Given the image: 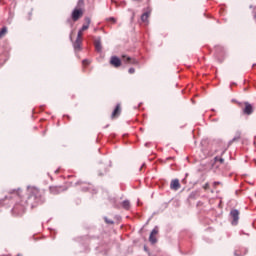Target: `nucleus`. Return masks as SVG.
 Here are the masks:
<instances>
[{"label": "nucleus", "instance_id": "nucleus-1", "mask_svg": "<svg viewBox=\"0 0 256 256\" xmlns=\"http://www.w3.org/2000/svg\"><path fill=\"white\" fill-rule=\"evenodd\" d=\"M81 17H83V10L82 9H74V11L72 12L73 21H78L79 19H81Z\"/></svg>", "mask_w": 256, "mask_h": 256}, {"label": "nucleus", "instance_id": "nucleus-2", "mask_svg": "<svg viewBox=\"0 0 256 256\" xmlns=\"http://www.w3.org/2000/svg\"><path fill=\"white\" fill-rule=\"evenodd\" d=\"M110 65H112V67H121V59H119V57L117 56H112L110 58Z\"/></svg>", "mask_w": 256, "mask_h": 256}, {"label": "nucleus", "instance_id": "nucleus-3", "mask_svg": "<svg viewBox=\"0 0 256 256\" xmlns=\"http://www.w3.org/2000/svg\"><path fill=\"white\" fill-rule=\"evenodd\" d=\"M230 215L232 217V225H237V223H239V212L237 210H232Z\"/></svg>", "mask_w": 256, "mask_h": 256}, {"label": "nucleus", "instance_id": "nucleus-4", "mask_svg": "<svg viewBox=\"0 0 256 256\" xmlns=\"http://www.w3.org/2000/svg\"><path fill=\"white\" fill-rule=\"evenodd\" d=\"M85 23L83 24L82 28L79 30L78 33H81V36L83 37V31H87L89 29V25H91V18H85Z\"/></svg>", "mask_w": 256, "mask_h": 256}, {"label": "nucleus", "instance_id": "nucleus-5", "mask_svg": "<svg viewBox=\"0 0 256 256\" xmlns=\"http://www.w3.org/2000/svg\"><path fill=\"white\" fill-rule=\"evenodd\" d=\"M244 106L243 113L245 115H251V113H253V105L249 104V102H245Z\"/></svg>", "mask_w": 256, "mask_h": 256}, {"label": "nucleus", "instance_id": "nucleus-6", "mask_svg": "<svg viewBox=\"0 0 256 256\" xmlns=\"http://www.w3.org/2000/svg\"><path fill=\"white\" fill-rule=\"evenodd\" d=\"M170 189L173 191H178V189H181V183H179L178 179H174L170 183Z\"/></svg>", "mask_w": 256, "mask_h": 256}, {"label": "nucleus", "instance_id": "nucleus-7", "mask_svg": "<svg viewBox=\"0 0 256 256\" xmlns=\"http://www.w3.org/2000/svg\"><path fill=\"white\" fill-rule=\"evenodd\" d=\"M159 233V230L157 228H154L149 236V241L152 244L157 243V238L155 237Z\"/></svg>", "mask_w": 256, "mask_h": 256}, {"label": "nucleus", "instance_id": "nucleus-8", "mask_svg": "<svg viewBox=\"0 0 256 256\" xmlns=\"http://www.w3.org/2000/svg\"><path fill=\"white\" fill-rule=\"evenodd\" d=\"M149 17H151V11H148V12H145L144 14H142V16H141L142 23H146V25H148Z\"/></svg>", "mask_w": 256, "mask_h": 256}, {"label": "nucleus", "instance_id": "nucleus-9", "mask_svg": "<svg viewBox=\"0 0 256 256\" xmlns=\"http://www.w3.org/2000/svg\"><path fill=\"white\" fill-rule=\"evenodd\" d=\"M82 35H81V32H78V36H77V39L74 43V48L75 49H81V41H82Z\"/></svg>", "mask_w": 256, "mask_h": 256}, {"label": "nucleus", "instance_id": "nucleus-10", "mask_svg": "<svg viewBox=\"0 0 256 256\" xmlns=\"http://www.w3.org/2000/svg\"><path fill=\"white\" fill-rule=\"evenodd\" d=\"M122 58H123L124 63H131L132 65H137V60L132 59L129 56L123 55Z\"/></svg>", "mask_w": 256, "mask_h": 256}, {"label": "nucleus", "instance_id": "nucleus-11", "mask_svg": "<svg viewBox=\"0 0 256 256\" xmlns=\"http://www.w3.org/2000/svg\"><path fill=\"white\" fill-rule=\"evenodd\" d=\"M121 115V104H118L115 108V110L112 113V119H115V117H119Z\"/></svg>", "mask_w": 256, "mask_h": 256}, {"label": "nucleus", "instance_id": "nucleus-12", "mask_svg": "<svg viewBox=\"0 0 256 256\" xmlns=\"http://www.w3.org/2000/svg\"><path fill=\"white\" fill-rule=\"evenodd\" d=\"M94 45H95L96 51L100 52L101 51V40H95Z\"/></svg>", "mask_w": 256, "mask_h": 256}, {"label": "nucleus", "instance_id": "nucleus-13", "mask_svg": "<svg viewBox=\"0 0 256 256\" xmlns=\"http://www.w3.org/2000/svg\"><path fill=\"white\" fill-rule=\"evenodd\" d=\"M7 35V27H3L2 30L0 31V39H3Z\"/></svg>", "mask_w": 256, "mask_h": 256}, {"label": "nucleus", "instance_id": "nucleus-14", "mask_svg": "<svg viewBox=\"0 0 256 256\" xmlns=\"http://www.w3.org/2000/svg\"><path fill=\"white\" fill-rule=\"evenodd\" d=\"M122 207L124 209H129V207H131V203L129 202V200H125L124 202H122Z\"/></svg>", "mask_w": 256, "mask_h": 256}, {"label": "nucleus", "instance_id": "nucleus-15", "mask_svg": "<svg viewBox=\"0 0 256 256\" xmlns=\"http://www.w3.org/2000/svg\"><path fill=\"white\" fill-rule=\"evenodd\" d=\"M11 194H15V195H18V197L21 195V189H18V190H12L10 192Z\"/></svg>", "mask_w": 256, "mask_h": 256}, {"label": "nucleus", "instance_id": "nucleus-16", "mask_svg": "<svg viewBox=\"0 0 256 256\" xmlns=\"http://www.w3.org/2000/svg\"><path fill=\"white\" fill-rule=\"evenodd\" d=\"M128 73H130V75H133V73H135V68H130L128 70Z\"/></svg>", "mask_w": 256, "mask_h": 256}, {"label": "nucleus", "instance_id": "nucleus-17", "mask_svg": "<svg viewBox=\"0 0 256 256\" xmlns=\"http://www.w3.org/2000/svg\"><path fill=\"white\" fill-rule=\"evenodd\" d=\"M105 222L108 223L109 225H113V221H111V220H109L107 218H105Z\"/></svg>", "mask_w": 256, "mask_h": 256}, {"label": "nucleus", "instance_id": "nucleus-18", "mask_svg": "<svg viewBox=\"0 0 256 256\" xmlns=\"http://www.w3.org/2000/svg\"><path fill=\"white\" fill-rule=\"evenodd\" d=\"M216 161H219V163H225V160L222 158H216Z\"/></svg>", "mask_w": 256, "mask_h": 256}, {"label": "nucleus", "instance_id": "nucleus-19", "mask_svg": "<svg viewBox=\"0 0 256 256\" xmlns=\"http://www.w3.org/2000/svg\"><path fill=\"white\" fill-rule=\"evenodd\" d=\"M83 65H89V60H83Z\"/></svg>", "mask_w": 256, "mask_h": 256}, {"label": "nucleus", "instance_id": "nucleus-20", "mask_svg": "<svg viewBox=\"0 0 256 256\" xmlns=\"http://www.w3.org/2000/svg\"><path fill=\"white\" fill-rule=\"evenodd\" d=\"M109 21H112V23H116L115 18H109Z\"/></svg>", "mask_w": 256, "mask_h": 256}, {"label": "nucleus", "instance_id": "nucleus-21", "mask_svg": "<svg viewBox=\"0 0 256 256\" xmlns=\"http://www.w3.org/2000/svg\"><path fill=\"white\" fill-rule=\"evenodd\" d=\"M216 185H221V182H214V187H216Z\"/></svg>", "mask_w": 256, "mask_h": 256}, {"label": "nucleus", "instance_id": "nucleus-22", "mask_svg": "<svg viewBox=\"0 0 256 256\" xmlns=\"http://www.w3.org/2000/svg\"><path fill=\"white\" fill-rule=\"evenodd\" d=\"M209 187V184L204 185V189H207Z\"/></svg>", "mask_w": 256, "mask_h": 256}]
</instances>
